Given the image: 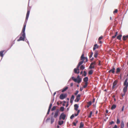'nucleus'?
I'll list each match as a JSON object with an SVG mask.
<instances>
[{"label":"nucleus","mask_w":128,"mask_h":128,"mask_svg":"<svg viewBox=\"0 0 128 128\" xmlns=\"http://www.w3.org/2000/svg\"><path fill=\"white\" fill-rule=\"evenodd\" d=\"M72 78L74 82H77L78 83H80L82 80V79L79 76H77V78H74V77H72Z\"/></svg>","instance_id":"1"},{"label":"nucleus","mask_w":128,"mask_h":128,"mask_svg":"<svg viewBox=\"0 0 128 128\" xmlns=\"http://www.w3.org/2000/svg\"><path fill=\"white\" fill-rule=\"evenodd\" d=\"M25 37V32L21 33L20 34V36L19 39H18L17 41H18L22 40L24 41Z\"/></svg>","instance_id":"2"},{"label":"nucleus","mask_w":128,"mask_h":128,"mask_svg":"<svg viewBox=\"0 0 128 128\" xmlns=\"http://www.w3.org/2000/svg\"><path fill=\"white\" fill-rule=\"evenodd\" d=\"M67 96L66 94H62L60 96V98L61 100H63L66 98Z\"/></svg>","instance_id":"3"},{"label":"nucleus","mask_w":128,"mask_h":128,"mask_svg":"<svg viewBox=\"0 0 128 128\" xmlns=\"http://www.w3.org/2000/svg\"><path fill=\"white\" fill-rule=\"evenodd\" d=\"M66 116L65 114H64V113H62L60 115L59 119V120H61V119H62L63 120H64L65 119Z\"/></svg>","instance_id":"4"},{"label":"nucleus","mask_w":128,"mask_h":128,"mask_svg":"<svg viewBox=\"0 0 128 128\" xmlns=\"http://www.w3.org/2000/svg\"><path fill=\"white\" fill-rule=\"evenodd\" d=\"M96 64V62L94 61L92 62L90 64L89 67L90 69L94 68V65Z\"/></svg>","instance_id":"5"},{"label":"nucleus","mask_w":128,"mask_h":128,"mask_svg":"<svg viewBox=\"0 0 128 128\" xmlns=\"http://www.w3.org/2000/svg\"><path fill=\"white\" fill-rule=\"evenodd\" d=\"M30 13V11L29 10H28L26 14V20L25 21V22H26L28 20L29 14Z\"/></svg>","instance_id":"6"},{"label":"nucleus","mask_w":128,"mask_h":128,"mask_svg":"<svg viewBox=\"0 0 128 128\" xmlns=\"http://www.w3.org/2000/svg\"><path fill=\"white\" fill-rule=\"evenodd\" d=\"M118 83L117 81L115 80L113 83V85L112 86V89H114L116 88V85Z\"/></svg>","instance_id":"7"},{"label":"nucleus","mask_w":128,"mask_h":128,"mask_svg":"<svg viewBox=\"0 0 128 128\" xmlns=\"http://www.w3.org/2000/svg\"><path fill=\"white\" fill-rule=\"evenodd\" d=\"M128 79L126 78L124 81V86L125 87H128V82L127 81Z\"/></svg>","instance_id":"8"},{"label":"nucleus","mask_w":128,"mask_h":128,"mask_svg":"<svg viewBox=\"0 0 128 128\" xmlns=\"http://www.w3.org/2000/svg\"><path fill=\"white\" fill-rule=\"evenodd\" d=\"M80 94H78V95L76 96V99L74 100V101L75 102H78L80 100Z\"/></svg>","instance_id":"9"},{"label":"nucleus","mask_w":128,"mask_h":128,"mask_svg":"<svg viewBox=\"0 0 128 128\" xmlns=\"http://www.w3.org/2000/svg\"><path fill=\"white\" fill-rule=\"evenodd\" d=\"M59 110L58 109L56 110V112H54V118H56L58 116Z\"/></svg>","instance_id":"10"},{"label":"nucleus","mask_w":128,"mask_h":128,"mask_svg":"<svg viewBox=\"0 0 128 128\" xmlns=\"http://www.w3.org/2000/svg\"><path fill=\"white\" fill-rule=\"evenodd\" d=\"M115 68H114V67H113L110 70H109L108 72L109 73H110L111 72L113 74H114L115 72Z\"/></svg>","instance_id":"11"},{"label":"nucleus","mask_w":128,"mask_h":128,"mask_svg":"<svg viewBox=\"0 0 128 128\" xmlns=\"http://www.w3.org/2000/svg\"><path fill=\"white\" fill-rule=\"evenodd\" d=\"M98 51L96 50H95L94 55V57L95 58H96L98 56Z\"/></svg>","instance_id":"12"},{"label":"nucleus","mask_w":128,"mask_h":128,"mask_svg":"<svg viewBox=\"0 0 128 128\" xmlns=\"http://www.w3.org/2000/svg\"><path fill=\"white\" fill-rule=\"evenodd\" d=\"M26 23H24V25L23 26V27L22 28V32H24L25 30L26 27Z\"/></svg>","instance_id":"13"},{"label":"nucleus","mask_w":128,"mask_h":128,"mask_svg":"<svg viewBox=\"0 0 128 128\" xmlns=\"http://www.w3.org/2000/svg\"><path fill=\"white\" fill-rule=\"evenodd\" d=\"M74 109L75 110L77 111L78 110V104H75L74 105Z\"/></svg>","instance_id":"14"},{"label":"nucleus","mask_w":128,"mask_h":128,"mask_svg":"<svg viewBox=\"0 0 128 128\" xmlns=\"http://www.w3.org/2000/svg\"><path fill=\"white\" fill-rule=\"evenodd\" d=\"M88 77H86L84 78L83 79L84 81L85 82V83L88 82Z\"/></svg>","instance_id":"15"},{"label":"nucleus","mask_w":128,"mask_h":128,"mask_svg":"<svg viewBox=\"0 0 128 128\" xmlns=\"http://www.w3.org/2000/svg\"><path fill=\"white\" fill-rule=\"evenodd\" d=\"M84 54H82L81 57H80V60H84L86 59V58L84 57Z\"/></svg>","instance_id":"16"},{"label":"nucleus","mask_w":128,"mask_h":128,"mask_svg":"<svg viewBox=\"0 0 128 128\" xmlns=\"http://www.w3.org/2000/svg\"><path fill=\"white\" fill-rule=\"evenodd\" d=\"M128 38V35H126V36H123L122 39L124 40H126L127 38Z\"/></svg>","instance_id":"17"},{"label":"nucleus","mask_w":128,"mask_h":128,"mask_svg":"<svg viewBox=\"0 0 128 128\" xmlns=\"http://www.w3.org/2000/svg\"><path fill=\"white\" fill-rule=\"evenodd\" d=\"M124 124L123 121H122L121 122V126L120 128H124Z\"/></svg>","instance_id":"18"},{"label":"nucleus","mask_w":128,"mask_h":128,"mask_svg":"<svg viewBox=\"0 0 128 128\" xmlns=\"http://www.w3.org/2000/svg\"><path fill=\"white\" fill-rule=\"evenodd\" d=\"M98 45L96 44H95L94 46V47L93 48V50H95L96 48H98Z\"/></svg>","instance_id":"19"},{"label":"nucleus","mask_w":128,"mask_h":128,"mask_svg":"<svg viewBox=\"0 0 128 128\" xmlns=\"http://www.w3.org/2000/svg\"><path fill=\"white\" fill-rule=\"evenodd\" d=\"M127 87L125 86L124 87L123 90V92L126 93V92L127 90Z\"/></svg>","instance_id":"20"},{"label":"nucleus","mask_w":128,"mask_h":128,"mask_svg":"<svg viewBox=\"0 0 128 128\" xmlns=\"http://www.w3.org/2000/svg\"><path fill=\"white\" fill-rule=\"evenodd\" d=\"M74 72L75 73L78 74L80 73L79 70H78V69L75 68L74 69Z\"/></svg>","instance_id":"21"},{"label":"nucleus","mask_w":128,"mask_h":128,"mask_svg":"<svg viewBox=\"0 0 128 128\" xmlns=\"http://www.w3.org/2000/svg\"><path fill=\"white\" fill-rule=\"evenodd\" d=\"M92 103V102L91 101L88 102L87 107L88 108L91 105Z\"/></svg>","instance_id":"22"},{"label":"nucleus","mask_w":128,"mask_h":128,"mask_svg":"<svg viewBox=\"0 0 128 128\" xmlns=\"http://www.w3.org/2000/svg\"><path fill=\"white\" fill-rule=\"evenodd\" d=\"M4 50H2L0 52V56H1L2 57H3L4 56V54L3 53L4 52Z\"/></svg>","instance_id":"23"},{"label":"nucleus","mask_w":128,"mask_h":128,"mask_svg":"<svg viewBox=\"0 0 128 128\" xmlns=\"http://www.w3.org/2000/svg\"><path fill=\"white\" fill-rule=\"evenodd\" d=\"M68 88L67 87H66L65 88H64L62 92H65V91H66V90Z\"/></svg>","instance_id":"24"},{"label":"nucleus","mask_w":128,"mask_h":128,"mask_svg":"<svg viewBox=\"0 0 128 128\" xmlns=\"http://www.w3.org/2000/svg\"><path fill=\"white\" fill-rule=\"evenodd\" d=\"M122 36L121 34H120L117 37V38L119 40H120L121 39V38Z\"/></svg>","instance_id":"25"},{"label":"nucleus","mask_w":128,"mask_h":128,"mask_svg":"<svg viewBox=\"0 0 128 128\" xmlns=\"http://www.w3.org/2000/svg\"><path fill=\"white\" fill-rule=\"evenodd\" d=\"M64 123V121L62 120L59 121L58 122V124L60 125H62Z\"/></svg>","instance_id":"26"},{"label":"nucleus","mask_w":128,"mask_h":128,"mask_svg":"<svg viewBox=\"0 0 128 128\" xmlns=\"http://www.w3.org/2000/svg\"><path fill=\"white\" fill-rule=\"evenodd\" d=\"M116 105L115 104H113L111 108V109L112 110H113L116 107Z\"/></svg>","instance_id":"27"},{"label":"nucleus","mask_w":128,"mask_h":128,"mask_svg":"<svg viewBox=\"0 0 128 128\" xmlns=\"http://www.w3.org/2000/svg\"><path fill=\"white\" fill-rule=\"evenodd\" d=\"M75 121L76 122H73L72 124L74 126H76V124L78 122V121L76 119L75 120Z\"/></svg>","instance_id":"28"},{"label":"nucleus","mask_w":128,"mask_h":128,"mask_svg":"<svg viewBox=\"0 0 128 128\" xmlns=\"http://www.w3.org/2000/svg\"><path fill=\"white\" fill-rule=\"evenodd\" d=\"M84 126V124L82 122L80 123V125L79 127L80 128H82Z\"/></svg>","instance_id":"29"},{"label":"nucleus","mask_w":128,"mask_h":128,"mask_svg":"<svg viewBox=\"0 0 128 128\" xmlns=\"http://www.w3.org/2000/svg\"><path fill=\"white\" fill-rule=\"evenodd\" d=\"M84 68L85 67L83 65H82L80 67V69L82 70H84Z\"/></svg>","instance_id":"30"},{"label":"nucleus","mask_w":128,"mask_h":128,"mask_svg":"<svg viewBox=\"0 0 128 128\" xmlns=\"http://www.w3.org/2000/svg\"><path fill=\"white\" fill-rule=\"evenodd\" d=\"M54 121V119L52 117L51 119V124H52Z\"/></svg>","instance_id":"31"},{"label":"nucleus","mask_w":128,"mask_h":128,"mask_svg":"<svg viewBox=\"0 0 128 128\" xmlns=\"http://www.w3.org/2000/svg\"><path fill=\"white\" fill-rule=\"evenodd\" d=\"M84 60H82V61L79 62L78 64L80 66V65H81L82 64L84 63Z\"/></svg>","instance_id":"32"},{"label":"nucleus","mask_w":128,"mask_h":128,"mask_svg":"<svg viewBox=\"0 0 128 128\" xmlns=\"http://www.w3.org/2000/svg\"><path fill=\"white\" fill-rule=\"evenodd\" d=\"M93 72V70H91L88 72V74L90 75H91L92 74Z\"/></svg>","instance_id":"33"},{"label":"nucleus","mask_w":128,"mask_h":128,"mask_svg":"<svg viewBox=\"0 0 128 128\" xmlns=\"http://www.w3.org/2000/svg\"><path fill=\"white\" fill-rule=\"evenodd\" d=\"M120 71V70L119 68H118L116 69V73L117 74L118 72H119Z\"/></svg>","instance_id":"34"},{"label":"nucleus","mask_w":128,"mask_h":128,"mask_svg":"<svg viewBox=\"0 0 128 128\" xmlns=\"http://www.w3.org/2000/svg\"><path fill=\"white\" fill-rule=\"evenodd\" d=\"M64 108L63 107H61L60 108V111L62 112H63L64 111Z\"/></svg>","instance_id":"35"},{"label":"nucleus","mask_w":128,"mask_h":128,"mask_svg":"<svg viewBox=\"0 0 128 128\" xmlns=\"http://www.w3.org/2000/svg\"><path fill=\"white\" fill-rule=\"evenodd\" d=\"M88 84V82H86L85 83V85L84 86L83 88H86Z\"/></svg>","instance_id":"36"},{"label":"nucleus","mask_w":128,"mask_h":128,"mask_svg":"<svg viewBox=\"0 0 128 128\" xmlns=\"http://www.w3.org/2000/svg\"><path fill=\"white\" fill-rule=\"evenodd\" d=\"M92 114V112L91 111L90 112L89 115L88 116V117L89 118H90L91 117Z\"/></svg>","instance_id":"37"},{"label":"nucleus","mask_w":128,"mask_h":128,"mask_svg":"<svg viewBox=\"0 0 128 128\" xmlns=\"http://www.w3.org/2000/svg\"><path fill=\"white\" fill-rule=\"evenodd\" d=\"M56 106H54L51 109V110L54 111V110L56 109Z\"/></svg>","instance_id":"38"},{"label":"nucleus","mask_w":128,"mask_h":128,"mask_svg":"<svg viewBox=\"0 0 128 128\" xmlns=\"http://www.w3.org/2000/svg\"><path fill=\"white\" fill-rule=\"evenodd\" d=\"M84 74L82 75V76H86V72L85 71H84Z\"/></svg>","instance_id":"39"},{"label":"nucleus","mask_w":128,"mask_h":128,"mask_svg":"<svg viewBox=\"0 0 128 128\" xmlns=\"http://www.w3.org/2000/svg\"><path fill=\"white\" fill-rule=\"evenodd\" d=\"M118 34V32H116L114 36H112V38H115L116 36H117Z\"/></svg>","instance_id":"40"},{"label":"nucleus","mask_w":128,"mask_h":128,"mask_svg":"<svg viewBox=\"0 0 128 128\" xmlns=\"http://www.w3.org/2000/svg\"><path fill=\"white\" fill-rule=\"evenodd\" d=\"M74 95H72V96L71 97L70 99L71 100H74Z\"/></svg>","instance_id":"41"},{"label":"nucleus","mask_w":128,"mask_h":128,"mask_svg":"<svg viewBox=\"0 0 128 128\" xmlns=\"http://www.w3.org/2000/svg\"><path fill=\"white\" fill-rule=\"evenodd\" d=\"M120 122V121L118 118H117V119L116 123L117 124H119Z\"/></svg>","instance_id":"42"},{"label":"nucleus","mask_w":128,"mask_h":128,"mask_svg":"<svg viewBox=\"0 0 128 128\" xmlns=\"http://www.w3.org/2000/svg\"><path fill=\"white\" fill-rule=\"evenodd\" d=\"M93 54V52H91L90 53V55L89 56V57L91 58Z\"/></svg>","instance_id":"43"},{"label":"nucleus","mask_w":128,"mask_h":128,"mask_svg":"<svg viewBox=\"0 0 128 128\" xmlns=\"http://www.w3.org/2000/svg\"><path fill=\"white\" fill-rule=\"evenodd\" d=\"M125 94V93L124 92H123V93H122L121 94V96L123 97L124 96Z\"/></svg>","instance_id":"44"},{"label":"nucleus","mask_w":128,"mask_h":128,"mask_svg":"<svg viewBox=\"0 0 128 128\" xmlns=\"http://www.w3.org/2000/svg\"><path fill=\"white\" fill-rule=\"evenodd\" d=\"M118 10L117 9H116L114 11L113 13L114 14L118 12Z\"/></svg>","instance_id":"45"},{"label":"nucleus","mask_w":128,"mask_h":128,"mask_svg":"<svg viewBox=\"0 0 128 128\" xmlns=\"http://www.w3.org/2000/svg\"><path fill=\"white\" fill-rule=\"evenodd\" d=\"M52 103H50V106H49V108H48V109H50L52 107Z\"/></svg>","instance_id":"46"},{"label":"nucleus","mask_w":128,"mask_h":128,"mask_svg":"<svg viewBox=\"0 0 128 128\" xmlns=\"http://www.w3.org/2000/svg\"><path fill=\"white\" fill-rule=\"evenodd\" d=\"M74 117V114H72L70 117V118L72 119Z\"/></svg>","instance_id":"47"},{"label":"nucleus","mask_w":128,"mask_h":128,"mask_svg":"<svg viewBox=\"0 0 128 128\" xmlns=\"http://www.w3.org/2000/svg\"><path fill=\"white\" fill-rule=\"evenodd\" d=\"M80 66L78 64V66H77V67L76 68L77 69H78V70H79V68Z\"/></svg>","instance_id":"48"},{"label":"nucleus","mask_w":128,"mask_h":128,"mask_svg":"<svg viewBox=\"0 0 128 128\" xmlns=\"http://www.w3.org/2000/svg\"><path fill=\"white\" fill-rule=\"evenodd\" d=\"M78 92V90H76V92L74 93V94L75 95H77Z\"/></svg>","instance_id":"49"},{"label":"nucleus","mask_w":128,"mask_h":128,"mask_svg":"<svg viewBox=\"0 0 128 128\" xmlns=\"http://www.w3.org/2000/svg\"><path fill=\"white\" fill-rule=\"evenodd\" d=\"M50 109H48V112H47V114H49V112H50Z\"/></svg>","instance_id":"50"},{"label":"nucleus","mask_w":128,"mask_h":128,"mask_svg":"<svg viewBox=\"0 0 128 128\" xmlns=\"http://www.w3.org/2000/svg\"><path fill=\"white\" fill-rule=\"evenodd\" d=\"M114 122L113 121H112L111 122H110V124L111 125L112 124H113L114 123Z\"/></svg>","instance_id":"51"},{"label":"nucleus","mask_w":128,"mask_h":128,"mask_svg":"<svg viewBox=\"0 0 128 128\" xmlns=\"http://www.w3.org/2000/svg\"><path fill=\"white\" fill-rule=\"evenodd\" d=\"M50 118H48L46 120V121L48 122L50 120Z\"/></svg>","instance_id":"52"},{"label":"nucleus","mask_w":128,"mask_h":128,"mask_svg":"<svg viewBox=\"0 0 128 128\" xmlns=\"http://www.w3.org/2000/svg\"><path fill=\"white\" fill-rule=\"evenodd\" d=\"M102 38V36H100L98 38V40H100Z\"/></svg>","instance_id":"53"},{"label":"nucleus","mask_w":128,"mask_h":128,"mask_svg":"<svg viewBox=\"0 0 128 128\" xmlns=\"http://www.w3.org/2000/svg\"><path fill=\"white\" fill-rule=\"evenodd\" d=\"M100 62H101V61L100 60H99L98 65L100 66V65H101Z\"/></svg>","instance_id":"54"},{"label":"nucleus","mask_w":128,"mask_h":128,"mask_svg":"<svg viewBox=\"0 0 128 128\" xmlns=\"http://www.w3.org/2000/svg\"><path fill=\"white\" fill-rule=\"evenodd\" d=\"M124 106H123L122 108V111H123L124 110Z\"/></svg>","instance_id":"55"},{"label":"nucleus","mask_w":128,"mask_h":128,"mask_svg":"<svg viewBox=\"0 0 128 128\" xmlns=\"http://www.w3.org/2000/svg\"><path fill=\"white\" fill-rule=\"evenodd\" d=\"M113 128H118L117 126L116 125H115L113 127Z\"/></svg>","instance_id":"56"},{"label":"nucleus","mask_w":128,"mask_h":128,"mask_svg":"<svg viewBox=\"0 0 128 128\" xmlns=\"http://www.w3.org/2000/svg\"><path fill=\"white\" fill-rule=\"evenodd\" d=\"M73 100H72L70 99V102L71 103H72L73 102Z\"/></svg>","instance_id":"57"},{"label":"nucleus","mask_w":128,"mask_h":128,"mask_svg":"<svg viewBox=\"0 0 128 128\" xmlns=\"http://www.w3.org/2000/svg\"><path fill=\"white\" fill-rule=\"evenodd\" d=\"M73 85V84L72 83L70 84V86H72Z\"/></svg>","instance_id":"58"},{"label":"nucleus","mask_w":128,"mask_h":128,"mask_svg":"<svg viewBox=\"0 0 128 128\" xmlns=\"http://www.w3.org/2000/svg\"><path fill=\"white\" fill-rule=\"evenodd\" d=\"M78 114H75L74 115L75 116H76L78 115Z\"/></svg>","instance_id":"59"},{"label":"nucleus","mask_w":128,"mask_h":128,"mask_svg":"<svg viewBox=\"0 0 128 128\" xmlns=\"http://www.w3.org/2000/svg\"><path fill=\"white\" fill-rule=\"evenodd\" d=\"M77 114H78V113H79V112H80V110H77Z\"/></svg>","instance_id":"60"},{"label":"nucleus","mask_w":128,"mask_h":128,"mask_svg":"<svg viewBox=\"0 0 128 128\" xmlns=\"http://www.w3.org/2000/svg\"><path fill=\"white\" fill-rule=\"evenodd\" d=\"M86 62H87L88 61V59L87 58H86Z\"/></svg>","instance_id":"61"},{"label":"nucleus","mask_w":128,"mask_h":128,"mask_svg":"<svg viewBox=\"0 0 128 128\" xmlns=\"http://www.w3.org/2000/svg\"><path fill=\"white\" fill-rule=\"evenodd\" d=\"M95 99L94 98L93 99V100H92V102H95Z\"/></svg>","instance_id":"62"},{"label":"nucleus","mask_w":128,"mask_h":128,"mask_svg":"<svg viewBox=\"0 0 128 128\" xmlns=\"http://www.w3.org/2000/svg\"><path fill=\"white\" fill-rule=\"evenodd\" d=\"M83 88H82V89L81 88H80V91H82V89H83Z\"/></svg>","instance_id":"63"},{"label":"nucleus","mask_w":128,"mask_h":128,"mask_svg":"<svg viewBox=\"0 0 128 128\" xmlns=\"http://www.w3.org/2000/svg\"><path fill=\"white\" fill-rule=\"evenodd\" d=\"M106 113H107L108 112V110H106Z\"/></svg>","instance_id":"64"}]
</instances>
